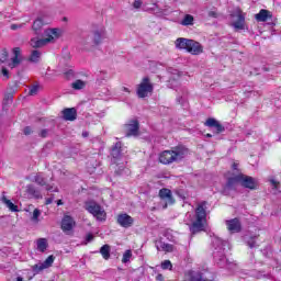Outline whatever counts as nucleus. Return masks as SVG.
Segmentation results:
<instances>
[{"instance_id": "23", "label": "nucleus", "mask_w": 281, "mask_h": 281, "mask_svg": "<svg viewBox=\"0 0 281 281\" xmlns=\"http://www.w3.org/2000/svg\"><path fill=\"white\" fill-rule=\"evenodd\" d=\"M191 40L186 37H179L176 40L175 45L177 49H186L188 52V47H190Z\"/></svg>"}, {"instance_id": "48", "label": "nucleus", "mask_w": 281, "mask_h": 281, "mask_svg": "<svg viewBox=\"0 0 281 281\" xmlns=\"http://www.w3.org/2000/svg\"><path fill=\"white\" fill-rule=\"evenodd\" d=\"M2 75L4 76V78H10V71L7 70V68H2Z\"/></svg>"}, {"instance_id": "49", "label": "nucleus", "mask_w": 281, "mask_h": 281, "mask_svg": "<svg viewBox=\"0 0 281 281\" xmlns=\"http://www.w3.org/2000/svg\"><path fill=\"white\" fill-rule=\"evenodd\" d=\"M23 25H25V24H21V25H19V24H12V25H11V30H19V27H23Z\"/></svg>"}, {"instance_id": "53", "label": "nucleus", "mask_w": 281, "mask_h": 281, "mask_svg": "<svg viewBox=\"0 0 281 281\" xmlns=\"http://www.w3.org/2000/svg\"><path fill=\"white\" fill-rule=\"evenodd\" d=\"M123 91H125L126 93H131V90H128V88L124 87Z\"/></svg>"}, {"instance_id": "40", "label": "nucleus", "mask_w": 281, "mask_h": 281, "mask_svg": "<svg viewBox=\"0 0 281 281\" xmlns=\"http://www.w3.org/2000/svg\"><path fill=\"white\" fill-rule=\"evenodd\" d=\"M47 192H59L58 187L54 188V186L47 184L44 186Z\"/></svg>"}, {"instance_id": "10", "label": "nucleus", "mask_w": 281, "mask_h": 281, "mask_svg": "<svg viewBox=\"0 0 281 281\" xmlns=\"http://www.w3.org/2000/svg\"><path fill=\"white\" fill-rule=\"evenodd\" d=\"M139 133V121L132 120L125 124V137H135Z\"/></svg>"}, {"instance_id": "29", "label": "nucleus", "mask_w": 281, "mask_h": 281, "mask_svg": "<svg viewBox=\"0 0 281 281\" xmlns=\"http://www.w3.org/2000/svg\"><path fill=\"white\" fill-rule=\"evenodd\" d=\"M37 249L42 254H45V251L47 250V239L45 238L37 239Z\"/></svg>"}, {"instance_id": "16", "label": "nucleus", "mask_w": 281, "mask_h": 281, "mask_svg": "<svg viewBox=\"0 0 281 281\" xmlns=\"http://www.w3.org/2000/svg\"><path fill=\"white\" fill-rule=\"evenodd\" d=\"M187 52L189 54H192L193 56H199V54H203V46L201 45V43L191 40V42L189 43V47L187 48Z\"/></svg>"}, {"instance_id": "47", "label": "nucleus", "mask_w": 281, "mask_h": 281, "mask_svg": "<svg viewBox=\"0 0 281 281\" xmlns=\"http://www.w3.org/2000/svg\"><path fill=\"white\" fill-rule=\"evenodd\" d=\"M23 133L24 135H30L31 133H33L32 127L30 126L24 127Z\"/></svg>"}, {"instance_id": "20", "label": "nucleus", "mask_w": 281, "mask_h": 281, "mask_svg": "<svg viewBox=\"0 0 281 281\" xmlns=\"http://www.w3.org/2000/svg\"><path fill=\"white\" fill-rule=\"evenodd\" d=\"M205 126H209V128H215L217 134L225 131V127L218 121H216V119H207Z\"/></svg>"}, {"instance_id": "36", "label": "nucleus", "mask_w": 281, "mask_h": 281, "mask_svg": "<svg viewBox=\"0 0 281 281\" xmlns=\"http://www.w3.org/2000/svg\"><path fill=\"white\" fill-rule=\"evenodd\" d=\"M247 245L250 249H254L255 247H258V244L256 243V237H250L247 240Z\"/></svg>"}, {"instance_id": "7", "label": "nucleus", "mask_w": 281, "mask_h": 281, "mask_svg": "<svg viewBox=\"0 0 281 281\" xmlns=\"http://www.w3.org/2000/svg\"><path fill=\"white\" fill-rule=\"evenodd\" d=\"M86 210L97 218V221H106V211L94 201L86 202Z\"/></svg>"}, {"instance_id": "56", "label": "nucleus", "mask_w": 281, "mask_h": 281, "mask_svg": "<svg viewBox=\"0 0 281 281\" xmlns=\"http://www.w3.org/2000/svg\"><path fill=\"white\" fill-rule=\"evenodd\" d=\"M16 281H23L22 277H18Z\"/></svg>"}, {"instance_id": "18", "label": "nucleus", "mask_w": 281, "mask_h": 281, "mask_svg": "<svg viewBox=\"0 0 281 281\" xmlns=\"http://www.w3.org/2000/svg\"><path fill=\"white\" fill-rule=\"evenodd\" d=\"M21 60H23V58L21 57V48L20 47L13 48V57L11 58V63L9 64V67L11 69H14V67H19V65H21Z\"/></svg>"}, {"instance_id": "25", "label": "nucleus", "mask_w": 281, "mask_h": 281, "mask_svg": "<svg viewBox=\"0 0 281 281\" xmlns=\"http://www.w3.org/2000/svg\"><path fill=\"white\" fill-rule=\"evenodd\" d=\"M111 155H112L113 159H120V157H122V143L121 142L116 143L112 147Z\"/></svg>"}, {"instance_id": "9", "label": "nucleus", "mask_w": 281, "mask_h": 281, "mask_svg": "<svg viewBox=\"0 0 281 281\" xmlns=\"http://www.w3.org/2000/svg\"><path fill=\"white\" fill-rule=\"evenodd\" d=\"M239 186L247 188L248 190H256L258 188V182L250 176L239 173Z\"/></svg>"}, {"instance_id": "55", "label": "nucleus", "mask_w": 281, "mask_h": 281, "mask_svg": "<svg viewBox=\"0 0 281 281\" xmlns=\"http://www.w3.org/2000/svg\"><path fill=\"white\" fill-rule=\"evenodd\" d=\"M57 205H63V200H58Z\"/></svg>"}, {"instance_id": "19", "label": "nucleus", "mask_w": 281, "mask_h": 281, "mask_svg": "<svg viewBox=\"0 0 281 281\" xmlns=\"http://www.w3.org/2000/svg\"><path fill=\"white\" fill-rule=\"evenodd\" d=\"M54 260H56V257H54V255L48 256L42 265H35L33 267V271L38 273V271H43V269H49V267L54 265Z\"/></svg>"}, {"instance_id": "41", "label": "nucleus", "mask_w": 281, "mask_h": 281, "mask_svg": "<svg viewBox=\"0 0 281 281\" xmlns=\"http://www.w3.org/2000/svg\"><path fill=\"white\" fill-rule=\"evenodd\" d=\"M38 216H41V210L35 209V210L33 211L32 221H38Z\"/></svg>"}, {"instance_id": "34", "label": "nucleus", "mask_w": 281, "mask_h": 281, "mask_svg": "<svg viewBox=\"0 0 281 281\" xmlns=\"http://www.w3.org/2000/svg\"><path fill=\"white\" fill-rule=\"evenodd\" d=\"M131 258H133V252L131 250H126L123 254V258H122L123 265H126V262H131Z\"/></svg>"}, {"instance_id": "38", "label": "nucleus", "mask_w": 281, "mask_h": 281, "mask_svg": "<svg viewBox=\"0 0 281 281\" xmlns=\"http://www.w3.org/2000/svg\"><path fill=\"white\" fill-rule=\"evenodd\" d=\"M161 269H169L172 270V262H170V260H165L161 263Z\"/></svg>"}, {"instance_id": "8", "label": "nucleus", "mask_w": 281, "mask_h": 281, "mask_svg": "<svg viewBox=\"0 0 281 281\" xmlns=\"http://www.w3.org/2000/svg\"><path fill=\"white\" fill-rule=\"evenodd\" d=\"M232 19H235L232 22V27H234L235 32H240V30H245V13L240 8L235 9V11L231 14Z\"/></svg>"}, {"instance_id": "31", "label": "nucleus", "mask_w": 281, "mask_h": 281, "mask_svg": "<svg viewBox=\"0 0 281 281\" xmlns=\"http://www.w3.org/2000/svg\"><path fill=\"white\" fill-rule=\"evenodd\" d=\"M72 89L76 91H80L83 87H87V83L80 79L76 80L75 82L71 83Z\"/></svg>"}, {"instance_id": "15", "label": "nucleus", "mask_w": 281, "mask_h": 281, "mask_svg": "<svg viewBox=\"0 0 281 281\" xmlns=\"http://www.w3.org/2000/svg\"><path fill=\"white\" fill-rule=\"evenodd\" d=\"M159 196L162 201H166L165 209L169 205H172L175 203V198H172V191L170 189H160L159 190Z\"/></svg>"}, {"instance_id": "17", "label": "nucleus", "mask_w": 281, "mask_h": 281, "mask_svg": "<svg viewBox=\"0 0 281 281\" xmlns=\"http://www.w3.org/2000/svg\"><path fill=\"white\" fill-rule=\"evenodd\" d=\"M63 117L66 122H75L78 117V111L76 108H66L61 111Z\"/></svg>"}, {"instance_id": "24", "label": "nucleus", "mask_w": 281, "mask_h": 281, "mask_svg": "<svg viewBox=\"0 0 281 281\" xmlns=\"http://www.w3.org/2000/svg\"><path fill=\"white\" fill-rule=\"evenodd\" d=\"M1 201L10 210V212H19V206L12 203V201L8 200L5 192H2Z\"/></svg>"}, {"instance_id": "57", "label": "nucleus", "mask_w": 281, "mask_h": 281, "mask_svg": "<svg viewBox=\"0 0 281 281\" xmlns=\"http://www.w3.org/2000/svg\"><path fill=\"white\" fill-rule=\"evenodd\" d=\"M206 137H212V134H206Z\"/></svg>"}, {"instance_id": "2", "label": "nucleus", "mask_w": 281, "mask_h": 281, "mask_svg": "<svg viewBox=\"0 0 281 281\" xmlns=\"http://www.w3.org/2000/svg\"><path fill=\"white\" fill-rule=\"evenodd\" d=\"M188 156V148L183 145L176 146L171 150H164L159 155L160 164L170 166V164L179 162Z\"/></svg>"}, {"instance_id": "58", "label": "nucleus", "mask_w": 281, "mask_h": 281, "mask_svg": "<svg viewBox=\"0 0 281 281\" xmlns=\"http://www.w3.org/2000/svg\"><path fill=\"white\" fill-rule=\"evenodd\" d=\"M184 93H188V90H184Z\"/></svg>"}, {"instance_id": "33", "label": "nucleus", "mask_w": 281, "mask_h": 281, "mask_svg": "<svg viewBox=\"0 0 281 281\" xmlns=\"http://www.w3.org/2000/svg\"><path fill=\"white\" fill-rule=\"evenodd\" d=\"M34 181L37 183V186H41L42 188L47 186V181H45V178H43V176L41 175H36L34 177Z\"/></svg>"}, {"instance_id": "3", "label": "nucleus", "mask_w": 281, "mask_h": 281, "mask_svg": "<svg viewBox=\"0 0 281 281\" xmlns=\"http://www.w3.org/2000/svg\"><path fill=\"white\" fill-rule=\"evenodd\" d=\"M58 38H60V29H47L44 31L43 36L35 35V37H32L30 45L33 49H38L45 47V45H49V43H56Z\"/></svg>"}, {"instance_id": "35", "label": "nucleus", "mask_w": 281, "mask_h": 281, "mask_svg": "<svg viewBox=\"0 0 281 281\" xmlns=\"http://www.w3.org/2000/svg\"><path fill=\"white\" fill-rule=\"evenodd\" d=\"M8 49L3 48L0 53V63H5L8 60Z\"/></svg>"}, {"instance_id": "22", "label": "nucleus", "mask_w": 281, "mask_h": 281, "mask_svg": "<svg viewBox=\"0 0 281 281\" xmlns=\"http://www.w3.org/2000/svg\"><path fill=\"white\" fill-rule=\"evenodd\" d=\"M63 232H71L74 229V218L69 215H66L61 221Z\"/></svg>"}, {"instance_id": "44", "label": "nucleus", "mask_w": 281, "mask_h": 281, "mask_svg": "<svg viewBox=\"0 0 281 281\" xmlns=\"http://www.w3.org/2000/svg\"><path fill=\"white\" fill-rule=\"evenodd\" d=\"M142 0H135L134 3H133V7L138 10V8H142Z\"/></svg>"}, {"instance_id": "45", "label": "nucleus", "mask_w": 281, "mask_h": 281, "mask_svg": "<svg viewBox=\"0 0 281 281\" xmlns=\"http://www.w3.org/2000/svg\"><path fill=\"white\" fill-rule=\"evenodd\" d=\"M54 203V194H52L49 198H46L45 205H52Z\"/></svg>"}, {"instance_id": "11", "label": "nucleus", "mask_w": 281, "mask_h": 281, "mask_svg": "<svg viewBox=\"0 0 281 281\" xmlns=\"http://www.w3.org/2000/svg\"><path fill=\"white\" fill-rule=\"evenodd\" d=\"M45 21L42 18H37L32 24V32L34 36H45Z\"/></svg>"}, {"instance_id": "42", "label": "nucleus", "mask_w": 281, "mask_h": 281, "mask_svg": "<svg viewBox=\"0 0 281 281\" xmlns=\"http://www.w3.org/2000/svg\"><path fill=\"white\" fill-rule=\"evenodd\" d=\"M271 186L273 187L274 190H280V182L278 180H270Z\"/></svg>"}, {"instance_id": "28", "label": "nucleus", "mask_w": 281, "mask_h": 281, "mask_svg": "<svg viewBox=\"0 0 281 281\" xmlns=\"http://www.w3.org/2000/svg\"><path fill=\"white\" fill-rule=\"evenodd\" d=\"M189 281H214L205 278L203 272H191Z\"/></svg>"}, {"instance_id": "32", "label": "nucleus", "mask_w": 281, "mask_h": 281, "mask_svg": "<svg viewBox=\"0 0 281 281\" xmlns=\"http://www.w3.org/2000/svg\"><path fill=\"white\" fill-rule=\"evenodd\" d=\"M40 59H41V53H40V50H33V52L31 53V56H30L31 63H38Z\"/></svg>"}, {"instance_id": "5", "label": "nucleus", "mask_w": 281, "mask_h": 281, "mask_svg": "<svg viewBox=\"0 0 281 281\" xmlns=\"http://www.w3.org/2000/svg\"><path fill=\"white\" fill-rule=\"evenodd\" d=\"M213 245L215 247V249L213 251V258H214L215 262L220 267H225V265L227 262V258L225 257V247H227V241H225L221 238H216V239H214Z\"/></svg>"}, {"instance_id": "50", "label": "nucleus", "mask_w": 281, "mask_h": 281, "mask_svg": "<svg viewBox=\"0 0 281 281\" xmlns=\"http://www.w3.org/2000/svg\"><path fill=\"white\" fill-rule=\"evenodd\" d=\"M209 16L216 18V12H214V11H210V12H209Z\"/></svg>"}, {"instance_id": "12", "label": "nucleus", "mask_w": 281, "mask_h": 281, "mask_svg": "<svg viewBox=\"0 0 281 281\" xmlns=\"http://www.w3.org/2000/svg\"><path fill=\"white\" fill-rule=\"evenodd\" d=\"M226 227L231 234H240L243 232V224L238 217L226 221Z\"/></svg>"}, {"instance_id": "37", "label": "nucleus", "mask_w": 281, "mask_h": 281, "mask_svg": "<svg viewBox=\"0 0 281 281\" xmlns=\"http://www.w3.org/2000/svg\"><path fill=\"white\" fill-rule=\"evenodd\" d=\"M38 85L32 86L29 90V95H37L38 94Z\"/></svg>"}, {"instance_id": "14", "label": "nucleus", "mask_w": 281, "mask_h": 281, "mask_svg": "<svg viewBox=\"0 0 281 281\" xmlns=\"http://www.w3.org/2000/svg\"><path fill=\"white\" fill-rule=\"evenodd\" d=\"M240 184V173L227 179L224 186L223 194H229V190H236V186Z\"/></svg>"}, {"instance_id": "27", "label": "nucleus", "mask_w": 281, "mask_h": 281, "mask_svg": "<svg viewBox=\"0 0 281 281\" xmlns=\"http://www.w3.org/2000/svg\"><path fill=\"white\" fill-rule=\"evenodd\" d=\"M100 254L104 260H109L111 258V246L109 244L103 245L100 248Z\"/></svg>"}, {"instance_id": "54", "label": "nucleus", "mask_w": 281, "mask_h": 281, "mask_svg": "<svg viewBox=\"0 0 281 281\" xmlns=\"http://www.w3.org/2000/svg\"><path fill=\"white\" fill-rule=\"evenodd\" d=\"M157 280H164V276L158 274V276H157Z\"/></svg>"}, {"instance_id": "46", "label": "nucleus", "mask_w": 281, "mask_h": 281, "mask_svg": "<svg viewBox=\"0 0 281 281\" xmlns=\"http://www.w3.org/2000/svg\"><path fill=\"white\" fill-rule=\"evenodd\" d=\"M93 238H94L93 234L89 233L86 236V245H87V243H92Z\"/></svg>"}, {"instance_id": "51", "label": "nucleus", "mask_w": 281, "mask_h": 281, "mask_svg": "<svg viewBox=\"0 0 281 281\" xmlns=\"http://www.w3.org/2000/svg\"><path fill=\"white\" fill-rule=\"evenodd\" d=\"M233 170H238V164L236 162L233 164Z\"/></svg>"}, {"instance_id": "26", "label": "nucleus", "mask_w": 281, "mask_h": 281, "mask_svg": "<svg viewBox=\"0 0 281 281\" xmlns=\"http://www.w3.org/2000/svg\"><path fill=\"white\" fill-rule=\"evenodd\" d=\"M26 192H27V194H30V196H33V199H43V195L41 194V191L37 190L32 184L26 187Z\"/></svg>"}, {"instance_id": "30", "label": "nucleus", "mask_w": 281, "mask_h": 281, "mask_svg": "<svg viewBox=\"0 0 281 281\" xmlns=\"http://www.w3.org/2000/svg\"><path fill=\"white\" fill-rule=\"evenodd\" d=\"M181 25H184V26L194 25V16L191 14H186L181 21Z\"/></svg>"}, {"instance_id": "59", "label": "nucleus", "mask_w": 281, "mask_h": 281, "mask_svg": "<svg viewBox=\"0 0 281 281\" xmlns=\"http://www.w3.org/2000/svg\"><path fill=\"white\" fill-rule=\"evenodd\" d=\"M9 98H12V95H10Z\"/></svg>"}, {"instance_id": "43", "label": "nucleus", "mask_w": 281, "mask_h": 281, "mask_svg": "<svg viewBox=\"0 0 281 281\" xmlns=\"http://www.w3.org/2000/svg\"><path fill=\"white\" fill-rule=\"evenodd\" d=\"M47 135H49V130H42L40 132V137L45 138V137H47Z\"/></svg>"}, {"instance_id": "52", "label": "nucleus", "mask_w": 281, "mask_h": 281, "mask_svg": "<svg viewBox=\"0 0 281 281\" xmlns=\"http://www.w3.org/2000/svg\"><path fill=\"white\" fill-rule=\"evenodd\" d=\"M82 137H89V132H83Z\"/></svg>"}, {"instance_id": "39", "label": "nucleus", "mask_w": 281, "mask_h": 281, "mask_svg": "<svg viewBox=\"0 0 281 281\" xmlns=\"http://www.w3.org/2000/svg\"><path fill=\"white\" fill-rule=\"evenodd\" d=\"M160 247L162 248V251H172V245L160 243Z\"/></svg>"}, {"instance_id": "6", "label": "nucleus", "mask_w": 281, "mask_h": 281, "mask_svg": "<svg viewBox=\"0 0 281 281\" xmlns=\"http://www.w3.org/2000/svg\"><path fill=\"white\" fill-rule=\"evenodd\" d=\"M155 91V85L150 81V77H144L136 88V95L140 99L150 98Z\"/></svg>"}, {"instance_id": "1", "label": "nucleus", "mask_w": 281, "mask_h": 281, "mask_svg": "<svg viewBox=\"0 0 281 281\" xmlns=\"http://www.w3.org/2000/svg\"><path fill=\"white\" fill-rule=\"evenodd\" d=\"M106 38V27L104 25H93L88 37L81 41V46L85 52H91L93 47L102 44Z\"/></svg>"}, {"instance_id": "13", "label": "nucleus", "mask_w": 281, "mask_h": 281, "mask_svg": "<svg viewBox=\"0 0 281 281\" xmlns=\"http://www.w3.org/2000/svg\"><path fill=\"white\" fill-rule=\"evenodd\" d=\"M116 223H119L121 227L127 229L128 227H133L135 220L126 213H121L117 215Z\"/></svg>"}, {"instance_id": "21", "label": "nucleus", "mask_w": 281, "mask_h": 281, "mask_svg": "<svg viewBox=\"0 0 281 281\" xmlns=\"http://www.w3.org/2000/svg\"><path fill=\"white\" fill-rule=\"evenodd\" d=\"M273 14L269 10L261 9L259 13L255 15V19L261 23H265L269 21V19H272Z\"/></svg>"}, {"instance_id": "4", "label": "nucleus", "mask_w": 281, "mask_h": 281, "mask_svg": "<svg viewBox=\"0 0 281 281\" xmlns=\"http://www.w3.org/2000/svg\"><path fill=\"white\" fill-rule=\"evenodd\" d=\"M207 205V202L204 201L198 205L195 209V222H193L190 226L191 234H199V232H203L205 229V224H203V221L207 218V213L205 211V207Z\"/></svg>"}]
</instances>
